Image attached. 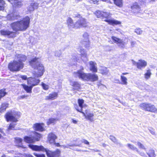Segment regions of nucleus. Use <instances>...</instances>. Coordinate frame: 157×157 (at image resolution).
<instances>
[{
  "label": "nucleus",
  "mask_w": 157,
  "mask_h": 157,
  "mask_svg": "<svg viewBox=\"0 0 157 157\" xmlns=\"http://www.w3.org/2000/svg\"><path fill=\"white\" fill-rule=\"evenodd\" d=\"M149 131L153 135H155V130L153 128H150L149 129Z\"/></svg>",
  "instance_id": "nucleus-47"
},
{
  "label": "nucleus",
  "mask_w": 157,
  "mask_h": 157,
  "mask_svg": "<svg viewBox=\"0 0 157 157\" xmlns=\"http://www.w3.org/2000/svg\"><path fill=\"white\" fill-rule=\"evenodd\" d=\"M84 101L82 99H79L78 100V103L79 105L78 107L77 105L75 106L76 109L78 111L80 112H82L84 111L83 109H86V106L85 105H83Z\"/></svg>",
  "instance_id": "nucleus-12"
},
{
  "label": "nucleus",
  "mask_w": 157,
  "mask_h": 157,
  "mask_svg": "<svg viewBox=\"0 0 157 157\" xmlns=\"http://www.w3.org/2000/svg\"><path fill=\"white\" fill-rule=\"evenodd\" d=\"M40 58L35 57L29 62L30 65L34 68L36 67L38 71L37 72L33 73L34 78H30L28 79V85L33 87L37 85L40 82L39 79H36L35 78L40 77L43 74L44 68L42 65L40 63Z\"/></svg>",
  "instance_id": "nucleus-1"
},
{
  "label": "nucleus",
  "mask_w": 157,
  "mask_h": 157,
  "mask_svg": "<svg viewBox=\"0 0 157 157\" xmlns=\"http://www.w3.org/2000/svg\"><path fill=\"white\" fill-rule=\"evenodd\" d=\"M128 74V73L127 72L123 73L121 75H122L124 76V75H126Z\"/></svg>",
  "instance_id": "nucleus-61"
},
{
  "label": "nucleus",
  "mask_w": 157,
  "mask_h": 157,
  "mask_svg": "<svg viewBox=\"0 0 157 157\" xmlns=\"http://www.w3.org/2000/svg\"><path fill=\"white\" fill-rule=\"evenodd\" d=\"M56 136L53 133H50L48 135V140L49 143L52 144L55 143V140L56 139Z\"/></svg>",
  "instance_id": "nucleus-23"
},
{
  "label": "nucleus",
  "mask_w": 157,
  "mask_h": 157,
  "mask_svg": "<svg viewBox=\"0 0 157 157\" xmlns=\"http://www.w3.org/2000/svg\"><path fill=\"white\" fill-rule=\"evenodd\" d=\"M86 1L88 2L91 4H98V1L97 0H86Z\"/></svg>",
  "instance_id": "nucleus-42"
},
{
  "label": "nucleus",
  "mask_w": 157,
  "mask_h": 157,
  "mask_svg": "<svg viewBox=\"0 0 157 157\" xmlns=\"http://www.w3.org/2000/svg\"><path fill=\"white\" fill-rule=\"evenodd\" d=\"M74 75L83 80L94 82L98 79V76L97 75L95 74L85 73L82 70H79L77 72H74Z\"/></svg>",
  "instance_id": "nucleus-4"
},
{
  "label": "nucleus",
  "mask_w": 157,
  "mask_h": 157,
  "mask_svg": "<svg viewBox=\"0 0 157 157\" xmlns=\"http://www.w3.org/2000/svg\"><path fill=\"white\" fill-rule=\"evenodd\" d=\"M85 113L82 112V113L83 114V116L85 117L86 119L89 121L90 122H93L94 121V119L93 117L94 116L93 113H91L88 112L86 110H85Z\"/></svg>",
  "instance_id": "nucleus-14"
},
{
  "label": "nucleus",
  "mask_w": 157,
  "mask_h": 157,
  "mask_svg": "<svg viewBox=\"0 0 157 157\" xmlns=\"http://www.w3.org/2000/svg\"><path fill=\"white\" fill-rule=\"evenodd\" d=\"M34 154L36 157H45V155L44 154H38L36 153H34Z\"/></svg>",
  "instance_id": "nucleus-50"
},
{
  "label": "nucleus",
  "mask_w": 157,
  "mask_h": 157,
  "mask_svg": "<svg viewBox=\"0 0 157 157\" xmlns=\"http://www.w3.org/2000/svg\"><path fill=\"white\" fill-rule=\"evenodd\" d=\"M5 3L3 0H0V10H4Z\"/></svg>",
  "instance_id": "nucleus-39"
},
{
  "label": "nucleus",
  "mask_w": 157,
  "mask_h": 157,
  "mask_svg": "<svg viewBox=\"0 0 157 157\" xmlns=\"http://www.w3.org/2000/svg\"><path fill=\"white\" fill-rule=\"evenodd\" d=\"M71 85L73 86V90H78L80 89V85L77 82H74L71 83Z\"/></svg>",
  "instance_id": "nucleus-26"
},
{
  "label": "nucleus",
  "mask_w": 157,
  "mask_h": 157,
  "mask_svg": "<svg viewBox=\"0 0 157 157\" xmlns=\"http://www.w3.org/2000/svg\"><path fill=\"white\" fill-rule=\"evenodd\" d=\"M29 148L33 150L37 151H45L48 157H59L60 153V151L57 149L55 151L52 152L45 148L42 146H38L32 144L29 145Z\"/></svg>",
  "instance_id": "nucleus-5"
},
{
  "label": "nucleus",
  "mask_w": 157,
  "mask_h": 157,
  "mask_svg": "<svg viewBox=\"0 0 157 157\" xmlns=\"http://www.w3.org/2000/svg\"><path fill=\"white\" fill-rule=\"evenodd\" d=\"M67 24L69 28H77L87 26V23L86 20L83 18L78 20L75 24H74L72 19L70 18H68L67 20Z\"/></svg>",
  "instance_id": "nucleus-6"
},
{
  "label": "nucleus",
  "mask_w": 157,
  "mask_h": 157,
  "mask_svg": "<svg viewBox=\"0 0 157 157\" xmlns=\"http://www.w3.org/2000/svg\"><path fill=\"white\" fill-rule=\"evenodd\" d=\"M89 64L90 71L94 72H97V68L96 66L97 64L95 63L92 61H90L89 62Z\"/></svg>",
  "instance_id": "nucleus-22"
},
{
  "label": "nucleus",
  "mask_w": 157,
  "mask_h": 157,
  "mask_svg": "<svg viewBox=\"0 0 157 157\" xmlns=\"http://www.w3.org/2000/svg\"><path fill=\"white\" fill-rule=\"evenodd\" d=\"M27 96H26V95H22V96H21L19 97V99H23V98H25Z\"/></svg>",
  "instance_id": "nucleus-56"
},
{
  "label": "nucleus",
  "mask_w": 157,
  "mask_h": 157,
  "mask_svg": "<svg viewBox=\"0 0 157 157\" xmlns=\"http://www.w3.org/2000/svg\"><path fill=\"white\" fill-rule=\"evenodd\" d=\"M132 63L134 65H136L137 66V62H136L135 61H133V60H132Z\"/></svg>",
  "instance_id": "nucleus-60"
},
{
  "label": "nucleus",
  "mask_w": 157,
  "mask_h": 157,
  "mask_svg": "<svg viewBox=\"0 0 157 157\" xmlns=\"http://www.w3.org/2000/svg\"><path fill=\"white\" fill-rule=\"evenodd\" d=\"M18 113L16 112L7 113L5 116L6 119L7 121H13L12 123L10 124L8 128V130H16L15 128V125L16 124L15 123L17 121V117L16 115Z\"/></svg>",
  "instance_id": "nucleus-7"
},
{
  "label": "nucleus",
  "mask_w": 157,
  "mask_h": 157,
  "mask_svg": "<svg viewBox=\"0 0 157 157\" xmlns=\"http://www.w3.org/2000/svg\"><path fill=\"white\" fill-rule=\"evenodd\" d=\"M112 39L114 43L117 44L119 47L123 48L125 47V45L127 44L128 40L127 38H125L124 41H123L122 40L115 36H112Z\"/></svg>",
  "instance_id": "nucleus-10"
},
{
  "label": "nucleus",
  "mask_w": 157,
  "mask_h": 157,
  "mask_svg": "<svg viewBox=\"0 0 157 157\" xmlns=\"http://www.w3.org/2000/svg\"><path fill=\"white\" fill-rule=\"evenodd\" d=\"M114 3L117 6L121 7L123 6L122 0H114Z\"/></svg>",
  "instance_id": "nucleus-36"
},
{
  "label": "nucleus",
  "mask_w": 157,
  "mask_h": 157,
  "mask_svg": "<svg viewBox=\"0 0 157 157\" xmlns=\"http://www.w3.org/2000/svg\"><path fill=\"white\" fill-rule=\"evenodd\" d=\"M131 8L132 9V11L136 15H137L139 13H142V11L141 10L139 6L135 3L131 6Z\"/></svg>",
  "instance_id": "nucleus-15"
},
{
  "label": "nucleus",
  "mask_w": 157,
  "mask_h": 157,
  "mask_svg": "<svg viewBox=\"0 0 157 157\" xmlns=\"http://www.w3.org/2000/svg\"><path fill=\"white\" fill-rule=\"evenodd\" d=\"M20 17V16L17 13H11L8 14L6 17L0 16V19L4 21H13Z\"/></svg>",
  "instance_id": "nucleus-9"
},
{
  "label": "nucleus",
  "mask_w": 157,
  "mask_h": 157,
  "mask_svg": "<svg viewBox=\"0 0 157 157\" xmlns=\"http://www.w3.org/2000/svg\"><path fill=\"white\" fill-rule=\"evenodd\" d=\"M30 19L27 16L22 20L12 23L10 26L12 29L15 31H24L29 26Z\"/></svg>",
  "instance_id": "nucleus-3"
},
{
  "label": "nucleus",
  "mask_w": 157,
  "mask_h": 157,
  "mask_svg": "<svg viewBox=\"0 0 157 157\" xmlns=\"http://www.w3.org/2000/svg\"><path fill=\"white\" fill-rule=\"evenodd\" d=\"M72 122H73V123L75 124H76L77 122V121L76 120H75L73 119H72Z\"/></svg>",
  "instance_id": "nucleus-58"
},
{
  "label": "nucleus",
  "mask_w": 157,
  "mask_h": 157,
  "mask_svg": "<svg viewBox=\"0 0 157 157\" xmlns=\"http://www.w3.org/2000/svg\"><path fill=\"white\" fill-rule=\"evenodd\" d=\"M100 73L104 75H108L109 74V70L105 67H102L99 70Z\"/></svg>",
  "instance_id": "nucleus-30"
},
{
  "label": "nucleus",
  "mask_w": 157,
  "mask_h": 157,
  "mask_svg": "<svg viewBox=\"0 0 157 157\" xmlns=\"http://www.w3.org/2000/svg\"><path fill=\"white\" fill-rule=\"evenodd\" d=\"M59 119L57 118H51L48 119V121L47 122V124L48 125L53 124H55L56 121L58 120Z\"/></svg>",
  "instance_id": "nucleus-33"
},
{
  "label": "nucleus",
  "mask_w": 157,
  "mask_h": 157,
  "mask_svg": "<svg viewBox=\"0 0 157 157\" xmlns=\"http://www.w3.org/2000/svg\"><path fill=\"white\" fill-rule=\"evenodd\" d=\"M23 155L25 157H33L32 155L29 154H24Z\"/></svg>",
  "instance_id": "nucleus-51"
},
{
  "label": "nucleus",
  "mask_w": 157,
  "mask_h": 157,
  "mask_svg": "<svg viewBox=\"0 0 157 157\" xmlns=\"http://www.w3.org/2000/svg\"><path fill=\"white\" fill-rule=\"evenodd\" d=\"M105 21L107 22L110 25H117L121 24V22L119 21L115 20L113 18L107 19L105 20Z\"/></svg>",
  "instance_id": "nucleus-21"
},
{
  "label": "nucleus",
  "mask_w": 157,
  "mask_h": 157,
  "mask_svg": "<svg viewBox=\"0 0 157 157\" xmlns=\"http://www.w3.org/2000/svg\"><path fill=\"white\" fill-rule=\"evenodd\" d=\"M149 108L148 109V110L147 111L151 112V113H155L157 111V108L155 106L152 105L151 103H150Z\"/></svg>",
  "instance_id": "nucleus-29"
},
{
  "label": "nucleus",
  "mask_w": 157,
  "mask_h": 157,
  "mask_svg": "<svg viewBox=\"0 0 157 157\" xmlns=\"http://www.w3.org/2000/svg\"><path fill=\"white\" fill-rule=\"evenodd\" d=\"M147 62L143 59H140L139 60L137 64V67L139 69L145 68L147 65Z\"/></svg>",
  "instance_id": "nucleus-17"
},
{
  "label": "nucleus",
  "mask_w": 157,
  "mask_h": 157,
  "mask_svg": "<svg viewBox=\"0 0 157 157\" xmlns=\"http://www.w3.org/2000/svg\"><path fill=\"white\" fill-rule=\"evenodd\" d=\"M140 3L142 5L145 3L146 2V0H140Z\"/></svg>",
  "instance_id": "nucleus-55"
},
{
  "label": "nucleus",
  "mask_w": 157,
  "mask_h": 157,
  "mask_svg": "<svg viewBox=\"0 0 157 157\" xmlns=\"http://www.w3.org/2000/svg\"><path fill=\"white\" fill-rule=\"evenodd\" d=\"M3 133V132H2V129L0 128V138H1L2 137V136L1 134H2Z\"/></svg>",
  "instance_id": "nucleus-59"
},
{
  "label": "nucleus",
  "mask_w": 157,
  "mask_h": 157,
  "mask_svg": "<svg viewBox=\"0 0 157 157\" xmlns=\"http://www.w3.org/2000/svg\"><path fill=\"white\" fill-rule=\"evenodd\" d=\"M21 78L23 80H26L27 79V77L26 75H21Z\"/></svg>",
  "instance_id": "nucleus-54"
},
{
  "label": "nucleus",
  "mask_w": 157,
  "mask_h": 157,
  "mask_svg": "<svg viewBox=\"0 0 157 157\" xmlns=\"http://www.w3.org/2000/svg\"><path fill=\"white\" fill-rule=\"evenodd\" d=\"M22 86L24 89L28 93H31L32 92V90L33 87L31 85L28 86L25 84H22Z\"/></svg>",
  "instance_id": "nucleus-28"
},
{
  "label": "nucleus",
  "mask_w": 157,
  "mask_h": 157,
  "mask_svg": "<svg viewBox=\"0 0 157 157\" xmlns=\"http://www.w3.org/2000/svg\"><path fill=\"white\" fill-rule=\"evenodd\" d=\"M72 60H74L75 63H73L74 64H75V63L76 61H78L79 60V58L78 56L77 55H73L72 57Z\"/></svg>",
  "instance_id": "nucleus-40"
},
{
  "label": "nucleus",
  "mask_w": 157,
  "mask_h": 157,
  "mask_svg": "<svg viewBox=\"0 0 157 157\" xmlns=\"http://www.w3.org/2000/svg\"><path fill=\"white\" fill-rule=\"evenodd\" d=\"M102 17H105V18H107L109 15H110V13L108 12H102Z\"/></svg>",
  "instance_id": "nucleus-44"
},
{
  "label": "nucleus",
  "mask_w": 157,
  "mask_h": 157,
  "mask_svg": "<svg viewBox=\"0 0 157 157\" xmlns=\"http://www.w3.org/2000/svg\"><path fill=\"white\" fill-rule=\"evenodd\" d=\"M1 33L2 35H7L10 37H13L15 34L14 33L7 30H2Z\"/></svg>",
  "instance_id": "nucleus-24"
},
{
  "label": "nucleus",
  "mask_w": 157,
  "mask_h": 157,
  "mask_svg": "<svg viewBox=\"0 0 157 157\" xmlns=\"http://www.w3.org/2000/svg\"><path fill=\"white\" fill-rule=\"evenodd\" d=\"M137 144L140 148L143 149L145 151H146V148H145L144 146L142 144H141L140 142L138 141L137 142Z\"/></svg>",
  "instance_id": "nucleus-38"
},
{
  "label": "nucleus",
  "mask_w": 157,
  "mask_h": 157,
  "mask_svg": "<svg viewBox=\"0 0 157 157\" xmlns=\"http://www.w3.org/2000/svg\"><path fill=\"white\" fill-rule=\"evenodd\" d=\"M15 57L18 60H13L8 65L9 69L12 71H19L23 68L24 65L23 62L26 59V56L21 54L16 55Z\"/></svg>",
  "instance_id": "nucleus-2"
},
{
  "label": "nucleus",
  "mask_w": 157,
  "mask_h": 157,
  "mask_svg": "<svg viewBox=\"0 0 157 157\" xmlns=\"http://www.w3.org/2000/svg\"><path fill=\"white\" fill-rule=\"evenodd\" d=\"M30 6L31 7H33L35 9L37 8L38 4L37 3H32L30 5Z\"/></svg>",
  "instance_id": "nucleus-46"
},
{
  "label": "nucleus",
  "mask_w": 157,
  "mask_h": 157,
  "mask_svg": "<svg viewBox=\"0 0 157 157\" xmlns=\"http://www.w3.org/2000/svg\"><path fill=\"white\" fill-rule=\"evenodd\" d=\"M102 146L103 147H105L106 146V145L105 143H103L102 144Z\"/></svg>",
  "instance_id": "nucleus-63"
},
{
  "label": "nucleus",
  "mask_w": 157,
  "mask_h": 157,
  "mask_svg": "<svg viewBox=\"0 0 157 157\" xmlns=\"http://www.w3.org/2000/svg\"><path fill=\"white\" fill-rule=\"evenodd\" d=\"M120 76L121 81V84L124 85H127L128 84L127 78L125 76L122 75H121Z\"/></svg>",
  "instance_id": "nucleus-32"
},
{
  "label": "nucleus",
  "mask_w": 157,
  "mask_h": 157,
  "mask_svg": "<svg viewBox=\"0 0 157 157\" xmlns=\"http://www.w3.org/2000/svg\"><path fill=\"white\" fill-rule=\"evenodd\" d=\"M94 151H97V152H99L100 151L99 150H97V149H94Z\"/></svg>",
  "instance_id": "nucleus-64"
},
{
  "label": "nucleus",
  "mask_w": 157,
  "mask_h": 157,
  "mask_svg": "<svg viewBox=\"0 0 157 157\" xmlns=\"http://www.w3.org/2000/svg\"><path fill=\"white\" fill-rule=\"evenodd\" d=\"M104 48L105 51H110L111 50V48L109 46H105Z\"/></svg>",
  "instance_id": "nucleus-48"
},
{
  "label": "nucleus",
  "mask_w": 157,
  "mask_h": 157,
  "mask_svg": "<svg viewBox=\"0 0 157 157\" xmlns=\"http://www.w3.org/2000/svg\"><path fill=\"white\" fill-rule=\"evenodd\" d=\"M58 96V93L55 92H53L50 94L48 96L45 97L46 100H53L56 99Z\"/></svg>",
  "instance_id": "nucleus-19"
},
{
  "label": "nucleus",
  "mask_w": 157,
  "mask_h": 157,
  "mask_svg": "<svg viewBox=\"0 0 157 157\" xmlns=\"http://www.w3.org/2000/svg\"><path fill=\"white\" fill-rule=\"evenodd\" d=\"M34 135L33 137H29L25 136L24 137V141L27 143H32L35 141H38L41 137V135L36 132H34Z\"/></svg>",
  "instance_id": "nucleus-8"
},
{
  "label": "nucleus",
  "mask_w": 157,
  "mask_h": 157,
  "mask_svg": "<svg viewBox=\"0 0 157 157\" xmlns=\"http://www.w3.org/2000/svg\"><path fill=\"white\" fill-rule=\"evenodd\" d=\"M102 12L100 10H97L95 13V14L97 17H102Z\"/></svg>",
  "instance_id": "nucleus-41"
},
{
  "label": "nucleus",
  "mask_w": 157,
  "mask_h": 157,
  "mask_svg": "<svg viewBox=\"0 0 157 157\" xmlns=\"http://www.w3.org/2000/svg\"><path fill=\"white\" fill-rule=\"evenodd\" d=\"M42 86L43 89L45 90H48L49 88V86L48 85H46L45 83H44L43 82L41 84Z\"/></svg>",
  "instance_id": "nucleus-45"
},
{
  "label": "nucleus",
  "mask_w": 157,
  "mask_h": 157,
  "mask_svg": "<svg viewBox=\"0 0 157 157\" xmlns=\"http://www.w3.org/2000/svg\"><path fill=\"white\" fill-rule=\"evenodd\" d=\"M54 144H56V146H57V147H59V146H60V145L59 144V143H56H56H54Z\"/></svg>",
  "instance_id": "nucleus-62"
},
{
  "label": "nucleus",
  "mask_w": 157,
  "mask_h": 157,
  "mask_svg": "<svg viewBox=\"0 0 157 157\" xmlns=\"http://www.w3.org/2000/svg\"><path fill=\"white\" fill-rule=\"evenodd\" d=\"M135 32L138 35H140L142 33L143 31L140 28H137L135 29Z\"/></svg>",
  "instance_id": "nucleus-43"
},
{
  "label": "nucleus",
  "mask_w": 157,
  "mask_h": 157,
  "mask_svg": "<svg viewBox=\"0 0 157 157\" xmlns=\"http://www.w3.org/2000/svg\"><path fill=\"white\" fill-rule=\"evenodd\" d=\"M150 103L147 102H144L142 103H141L140 106L141 108L146 111L148 110V109Z\"/></svg>",
  "instance_id": "nucleus-27"
},
{
  "label": "nucleus",
  "mask_w": 157,
  "mask_h": 157,
  "mask_svg": "<svg viewBox=\"0 0 157 157\" xmlns=\"http://www.w3.org/2000/svg\"><path fill=\"white\" fill-rule=\"evenodd\" d=\"M109 138L113 142L116 143V144H119L121 146H122V144L120 143H118L117 142V140L114 137L112 136H110Z\"/></svg>",
  "instance_id": "nucleus-37"
},
{
  "label": "nucleus",
  "mask_w": 157,
  "mask_h": 157,
  "mask_svg": "<svg viewBox=\"0 0 157 157\" xmlns=\"http://www.w3.org/2000/svg\"><path fill=\"white\" fill-rule=\"evenodd\" d=\"M82 142L84 143L85 144H86L88 145L89 144V142L86 140L85 139H83L82 141Z\"/></svg>",
  "instance_id": "nucleus-52"
},
{
  "label": "nucleus",
  "mask_w": 157,
  "mask_h": 157,
  "mask_svg": "<svg viewBox=\"0 0 157 157\" xmlns=\"http://www.w3.org/2000/svg\"><path fill=\"white\" fill-rule=\"evenodd\" d=\"M78 51L80 53L82 60L84 62L87 61L88 59L87 57V55L85 50L82 48H80Z\"/></svg>",
  "instance_id": "nucleus-16"
},
{
  "label": "nucleus",
  "mask_w": 157,
  "mask_h": 157,
  "mask_svg": "<svg viewBox=\"0 0 157 157\" xmlns=\"http://www.w3.org/2000/svg\"><path fill=\"white\" fill-rule=\"evenodd\" d=\"M146 154L148 155L147 156L146 155V157H155L156 156L155 151L152 149H150L148 151L146 152Z\"/></svg>",
  "instance_id": "nucleus-31"
},
{
  "label": "nucleus",
  "mask_w": 157,
  "mask_h": 157,
  "mask_svg": "<svg viewBox=\"0 0 157 157\" xmlns=\"http://www.w3.org/2000/svg\"><path fill=\"white\" fill-rule=\"evenodd\" d=\"M8 2H10L12 5L13 7L16 8L21 7L22 6V4L20 2L16 0H8Z\"/></svg>",
  "instance_id": "nucleus-18"
},
{
  "label": "nucleus",
  "mask_w": 157,
  "mask_h": 157,
  "mask_svg": "<svg viewBox=\"0 0 157 157\" xmlns=\"http://www.w3.org/2000/svg\"><path fill=\"white\" fill-rule=\"evenodd\" d=\"M9 104L7 103H3L2 104L0 108V112H2L5 111L7 108L8 107Z\"/></svg>",
  "instance_id": "nucleus-34"
},
{
  "label": "nucleus",
  "mask_w": 157,
  "mask_h": 157,
  "mask_svg": "<svg viewBox=\"0 0 157 157\" xmlns=\"http://www.w3.org/2000/svg\"><path fill=\"white\" fill-rule=\"evenodd\" d=\"M22 141L21 139L18 137L16 138L15 139V141L16 146L22 148H25V147L22 144Z\"/></svg>",
  "instance_id": "nucleus-25"
},
{
  "label": "nucleus",
  "mask_w": 157,
  "mask_h": 157,
  "mask_svg": "<svg viewBox=\"0 0 157 157\" xmlns=\"http://www.w3.org/2000/svg\"><path fill=\"white\" fill-rule=\"evenodd\" d=\"M82 44L85 45L86 47H88L90 44L89 35L86 32L84 33L82 36Z\"/></svg>",
  "instance_id": "nucleus-13"
},
{
  "label": "nucleus",
  "mask_w": 157,
  "mask_h": 157,
  "mask_svg": "<svg viewBox=\"0 0 157 157\" xmlns=\"http://www.w3.org/2000/svg\"><path fill=\"white\" fill-rule=\"evenodd\" d=\"M127 146L128 148L132 150L135 151L137 153L143 157H146L145 153L143 151H140L139 149L133 145L128 143L127 144Z\"/></svg>",
  "instance_id": "nucleus-11"
},
{
  "label": "nucleus",
  "mask_w": 157,
  "mask_h": 157,
  "mask_svg": "<svg viewBox=\"0 0 157 157\" xmlns=\"http://www.w3.org/2000/svg\"><path fill=\"white\" fill-rule=\"evenodd\" d=\"M136 44V42L134 41H132L131 42V46L132 47H134V45Z\"/></svg>",
  "instance_id": "nucleus-53"
},
{
  "label": "nucleus",
  "mask_w": 157,
  "mask_h": 157,
  "mask_svg": "<svg viewBox=\"0 0 157 157\" xmlns=\"http://www.w3.org/2000/svg\"><path fill=\"white\" fill-rule=\"evenodd\" d=\"M151 70H148L144 74V77L146 79H148L151 77Z\"/></svg>",
  "instance_id": "nucleus-35"
},
{
  "label": "nucleus",
  "mask_w": 157,
  "mask_h": 157,
  "mask_svg": "<svg viewBox=\"0 0 157 157\" xmlns=\"http://www.w3.org/2000/svg\"><path fill=\"white\" fill-rule=\"evenodd\" d=\"M44 124L43 123H36L34 124L33 127L36 130L42 131L44 130Z\"/></svg>",
  "instance_id": "nucleus-20"
},
{
  "label": "nucleus",
  "mask_w": 157,
  "mask_h": 157,
  "mask_svg": "<svg viewBox=\"0 0 157 157\" xmlns=\"http://www.w3.org/2000/svg\"><path fill=\"white\" fill-rule=\"evenodd\" d=\"M55 55L56 56L59 57L61 55V52L59 51H56L55 52Z\"/></svg>",
  "instance_id": "nucleus-49"
},
{
  "label": "nucleus",
  "mask_w": 157,
  "mask_h": 157,
  "mask_svg": "<svg viewBox=\"0 0 157 157\" xmlns=\"http://www.w3.org/2000/svg\"><path fill=\"white\" fill-rule=\"evenodd\" d=\"M35 9L33 7L31 6L30 5L29 6V10L30 11H33Z\"/></svg>",
  "instance_id": "nucleus-57"
}]
</instances>
